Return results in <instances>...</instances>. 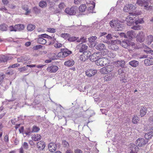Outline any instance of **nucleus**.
I'll return each instance as SVG.
<instances>
[{"instance_id": "nucleus-1", "label": "nucleus", "mask_w": 153, "mask_h": 153, "mask_svg": "<svg viewBox=\"0 0 153 153\" xmlns=\"http://www.w3.org/2000/svg\"><path fill=\"white\" fill-rule=\"evenodd\" d=\"M117 41L122 46L125 48H129L131 47L133 50L139 49L137 45L132 40L126 39L123 40L122 41L120 40H117Z\"/></svg>"}, {"instance_id": "nucleus-2", "label": "nucleus", "mask_w": 153, "mask_h": 153, "mask_svg": "<svg viewBox=\"0 0 153 153\" xmlns=\"http://www.w3.org/2000/svg\"><path fill=\"white\" fill-rule=\"evenodd\" d=\"M136 8V7L135 5L132 4H126L123 8V10L126 12H129L130 14L134 15L135 14L133 13L135 10Z\"/></svg>"}, {"instance_id": "nucleus-3", "label": "nucleus", "mask_w": 153, "mask_h": 153, "mask_svg": "<svg viewBox=\"0 0 153 153\" xmlns=\"http://www.w3.org/2000/svg\"><path fill=\"white\" fill-rule=\"evenodd\" d=\"M126 61L120 59L113 62V65L117 68H126L125 67Z\"/></svg>"}, {"instance_id": "nucleus-4", "label": "nucleus", "mask_w": 153, "mask_h": 153, "mask_svg": "<svg viewBox=\"0 0 153 153\" xmlns=\"http://www.w3.org/2000/svg\"><path fill=\"white\" fill-rule=\"evenodd\" d=\"M107 39L109 40L111 39H113L111 41V44L115 43V42H117V40L116 39L118 37V34H117L116 33H108V35L105 36Z\"/></svg>"}, {"instance_id": "nucleus-5", "label": "nucleus", "mask_w": 153, "mask_h": 153, "mask_svg": "<svg viewBox=\"0 0 153 153\" xmlns=\"http://www.w3.org/2000/svg\"><path fill=\"white\" fill-rule=\"evenodd\" d=\"M109 60L107 58L100 57L97 61V65L101 66H106L108 65Z\"/></svg>"}, {"instance_id": "nucleus-6", "label": "nucleus", "mask_w": 153, "mask_h": 153, "mask_svg": "<svg viewBox=\"0 0 153 153\" xmlns=\"http://www.w3.org/2000/svg\"><path fill=\"white\" fill-rule=\"evenodd\" d=\"M145 39V35L142 32H140L137 34L136 37V40L137 42L142 43L143 42Z\"/></svg>"}, {"instance_id": "nucleus-7", "label": "nucleus", "mask_w": 153, "mask_h": 153, "mask_svg": "<svg viewBox=\"0 0 153 153\" xmlns=\"http://www.w3.org/2000/svg\"><path fill=\"white\" fill-rule=\"evenodd\" d=\"M148 142L147 140H145L143 138H139L137 140L136 143L137 146L142 147L145 145Z\"/></svg>"}, {"instance_id": "nucleus-8", "label": "nucleus", "mask_w": 153, "mask_h": 153, "mask_svg": "<svg viewBox=\"0 0 153 153\" xmlns=\"http://www.w3.org/2000/svg\"><path fill=\"white\" fill-rule=\"evenodd\" d=\"M97 71L96 69L91 68L86 71L85 74L88 77H91L94 76L97 73Z\"/></svg>"}, {"instance_id": "nucleus-9", "label": "nucleus", "mask_w": 153, "mask_h": 153, "mask_svg": "<svg viewBox=\"0 0 153 153\" xmlns=\"http://www.w3.org/2000/svg\"><path fill=\"white\" fill-rule=\"evenodd\" d=\"M76 9L75 7H72L70 8H68L65 9V12L70 15H75L76 13Z\"/></svg>"}, {"instance_id": "nucleus-10", "label": "nucleus", "mask_w": 153, "mask_h": 153, "mask_svg": "<svg viewBox=\"0 0 153 153\" xmlns=\"http://www.w3.org/2000/svg\"><path fill=\"white\" fill-rule=\"evenodd\" d=\"M58 69L59 67L58 66L53 65L48 67L47 69L48 71L51 73H55L56 72Z\"/></svg>"}, {"instance_id": "nucleus-11", "label": "nucleus", "mask_w": 153, "mask_h": 153, "mask_svg": "<svg viewBox=\"0 0 153 153\" xmlns=\"http://www.w3.org/2000/svg\"><path fill=\"white\" fill-rule=\"evenodd\" d=\"M134 15H135V16H136V17H134V19H135L134 23L135 25H137L138 24H142L144 22V21L143 18L139 19V14H135Z\"/></svg>"}, {"instance_id": "nucleus-12", "label": "nucleus", "mask_w": 153, "mask_h": 153, "mask_svg": "<svg viewBox=\"0 0 153 153\" xmlns=\"http://www.w3.org/2000/svg\"><path fill=\"white\" fill-rule=\"evenodd\" d=\"M11 58L7 55H0V63L7 62V61L11 59Z\"/></svg>"}, {"instance_id": "nucleus-13", "label": "nucleus", "mask_w": 153, "mask_h": 153, "mask_svg": "<svg viewBox=\"0 0 153 153\" xmlns=\"http://www.w3.org/2000/svg\"><path fill=\"white\" fill-rule=\"evenodd\" d=\"M37 148L40 150H43L45 146V143L43 141H40L37 143Z\"/></svg>"}, {"instance_id": "nucleus-14", "label": "nucleus", "mask_w": 153, "mask_h": 153, "mask_svg": "<svg viewBox=\"0 0 153 153\" xmlns=\"http://www.w3.org/2000/svg\"><path fill=\"white\" fill-rule=\"evenodd\" d=\"M61 51H62V54H63V58L69 56L72 53L71 51L69 50L67 48L61 49Z\"/></svg>"}, {"instance_id": "nucleus-15", "label": "nucleus", "mask_w": 153, "mask_h": 153, "mask_svg": "<svg viewBox=\"0 0 153 153\" xmlns=\"http://www.w3.org/2000/svg\"><path fill=\"white\" fill-rule=\"evenodd\" d=\"M144 63L146 66L153 65V58H149L145 59L144 60Z\"/></svg>"}, {"instance_id": "nucleus-16", "label": "nucleus", "mask_w": 153, "mask_h": 153, "mask_svg": "<svg viewBox=\"0 0 153 153\" xmlns=\"http://www.w3.org/2000/svg\"><path fill=\"white\" fill-rule=\"evenodd\" d=\"M96 36H92L88 38V41L91 45V47H94L95 46V40L97 39Z\"/></svg>"}, {"instance_id": "nucleus-17", "label": "nucleus", "mask_w": 153, "mask_h": 153, "mask_svg": "<svg viewBox=\"0 0 153 153\" xmlns=\"http://www.w3.org/2000/svg\"><path fill=\"white\" fill-rule=\"evenodd\" d=\"M91 4L93 6H90L88 8L87 11V13H96L95 12H94L93 11L95 6V2L93 1L91 3Z\"/></svg>"}, {"instance_id": "nucleus-18", "label": "nucleus", "mask_w": 153, "mask_h": 153, "mask_svg": "<svg viewBox=\"0 0 153 153\" xmlns=\"http://www.w3.org/2000/svg\"><path fill=\"white\" fill-rule=\"evenodd\" d=\"M135 19L131 17L128 16L126 18V21L128 25L130 26L134 24V20Z\"/></svg>"}, {"instance_id": "nucleus-19", "label": "nucleus", "mask_w": 153, "mask_h": 153, "mask_svg": "<svg viewBox=\"0 0 153 153\" xmlns=\"http://www.w3.org/2000/svg\"><path fill=\"white\" fill-rule=\"evenodd\" d=\"M95 48L99 51H102L106 49V47L105 45L102 43L98 44L97 45L95 46Z\"/></svg>"}, {"instance_id": "nucleus-20", "label": "nucleus", "mask_w": 153, "mask_h": 153, "mask_svg": "<svg viewBox=\"0 0 153 153\" xmlns=\"http://www.w3.org/2000/svg\"><path fill=\"white\" fill-rule=\"evenodd\" d=\"M129 64L131 67L135 68L139 65V62L135 60L131 61L129 62Z\"/></svg>"}, {"instance_id": "nucleus-21", "label": "nucleus", "mask_w": 153, "mask_h": 153, "mask_svg": "<svg viewBox=\"0 0 153 153\" xmlns=\"http://www.w3.org/2000/svg\"><path fill=\"white\" fill-rule=\"evenodd\" d=\"M41 136L40 134H34L32 136L31 138L34 141H38L41 139Z\"/></svg>"}, {"instance_id": "nucleus-22", "label": "nucleus", "mask_w": 153, "mask_h": 153, "mask_svg": "<svg viewBox=\"0 0 153 153\" xmlns=\"http://www.w3.org/2000/svg\"><path fill=\"white\" fill-rule=\"evenodd\" d=\"M74 61L73 59L67 60L64 62V65L67 67L72 66L74 64Z\"/></svg>"}, {"instance_id": "nucleus-23", "label": "nucleus", "mask_w": 153, "mask_h": 153, "mask_svg": "<svg viewBox=\"0 0 153 153\" xmlns=\"http://www.w3.org/2000/svg\"><path fill=\"white\" fill-rule=\"evenodd\" d=\"M123 27L122 24L117 22L114 27L115 30L117 31H122L123 29Z\"/></svg>"}, {"instance_id": "nucleus-24", "label": "nucleus", "mask_w": 153, "mask_h": 153, "mask_svg": "<svg viewBox=\"0 0 153 153\" xmlns=\"http://www.w3.org/2000/svg\"><path fill=\"white\" fill-rule=\"evenodd\" d=\"M8 27V26L6 23H3L0 25V30L3 31H7Z\"/></svg>"}, {"instance_id": "nucleus-25", "label": "nucleus", "mask_w": 153, "mask_h": 153, "mask_svg": "<svg viewBox=\"0 0 153 153\" xmlns=\"http://www.w3.org/2000/svg\"><path fill=\"white\" fill-rule=\"evenodd\" d=\"M146 40L147 44L150 45L153 41V36L152 35L147 36Z\"/></svg>"}, {"instance_id": "nucleus-26", "label": "nucleus", "mask_w": 153, "mask_h": 153, "mask_svg": "<svg viewBox=\"0 0 153 153\" xmlns=\"http://www.w3.org/2000/svg\"><path fill=\"white\" fill-rule=\"evenodd\" d=\"M147 108L146 107H141L140 110V116L141 117H143L146 114Z\"/></svg>"}, {"instance_id": "nucleus-27", "label": "nucleus", "mask_w": 153, "mask_h": 153, "mask_svg": "<svg viewBox=\"0 0 153 153\" xmlns=\"http://www.w3.org/2000/svg\"><path fill=\"white\" fill-rule=\"evenodd\" d=\"M126 39H127L132 41L133 37V32L132 31H128L126 33Z\"/></svg>"}, {"instance_id": "nucleus-28", "label": "nucleus", "mask_w": 153, "mask_h": 153, "mask_svg": "<svg viewBox=\"0 0 153 153\" xmlns=\"http://www.w3.org/2000/svg\"><path fill=\"white\" fill-rule=\"evenodd\" d=\"M34 94H36L37 96H38V94L42 90V88L39 87L33 86Z\"/></svg>"}, {"instance_id": "nucleus-29", "label": "nucleus", "mask_w": 153, "mask_h": 153, "mask_svg": "<svg viewBox=\"0 0 153 153\" xmlns=\"http://www.w3.org/2000/svg\"><path fill=\"white\" fill-rule=\"evenodd\" d=\"M16 28L17 30V31H20L24 29L25 26L22 24L16 25Z\"/></svg>"}, {"instance_id": "nucleus-30", "label": "nucleus", "mask_w": 153, "mask_h": 153, "mask_svg": "<svg viewBox=\"0 0 153 153\" xmlns=\"http://www.w3.org/2000/svg\"><path fill=\"white\" fill-rule=\"evenodd\" d=\"M88 46L82 44L79 50V52L80 53H85L88 48Z\"/></svg>"}, {"instance_id": "nucleus-31", "label": "nucleus", "mask_w": 153, "mask_h": 153, "mask_svg": "<svg viewBox=\"0 0 153 153\" xmlns=\"http://www.w3.org/2000/svg\"><path fill=\"white\" fill-rule=\"evenodd\" d=\"M153 136V131H151L146 134L145 135V137L147 140L151 139Z\"/></svg>"}, {"instance_id": "nucleus-32", "label": "nucleus", "mask_w": 153, "mask_h": 153, "mask_svg": "<svg viewBox=\"0 0 153 153\" xmlns=\"http://www.w3.org/2000/svg\"><path fill=\"white\" fill-rule=\"evenodd\" d=\"M35 27L36 26L34 25L29 24L27 25V28L28 31H31L33 30Z\"/></svg>"}, {"instance_id": "nucleus-33", "label": "nucleus", "mask_w": 153, "mask_h": 153, "mask_svg": "<svg viewBox=\"0 0 153 153\" xmlns=\"http://www.w3.org/2000/svg\"><path fill=\"white\" fill-rule=\"evenodd\" d=\"M86 9V6L85 4L81 5L79 7V13L83 12L85 11Z\"/></svg>"}, {"instance_id": "nucleus-34", "label": "nucleus", "mask_w": 153, "mask_h": 153, "mask_svg": "<svg viewBox=\"0 0 153 153\" xmlns=\"http://www.w3.org/2000/svg\"><path fill=\"white\" fill-rule=\"evenodd\" d=\"M120 81L121 83H125L127 82V78L126 76L125 75L120 76Z\"/></svg>"}, {"instance_id": "nucleus-35", "label": "nucleus", "mask_w": 153, "mask_h": 153, "mask_svg": "<svg viewBox=\"0 0 153 153\" xmlns=\"http://www.w3.org/2000/svg\"><path fill=\"white\" fill-rule=\"evenodd\" d=\"M91 54V52L89 51H86L85 53H83V55L85 57L86 60L88 59L89 60Z\"/></svg>"}, {"instance_id": "nucleus-36", "label": "nucleus", "mask_w": 153, "mask_h": 153, "mask_svg": "<svg viewBox=\"0 0 153 153\" xmlns=\"http://www.w3.org/2000/svg\"><path fill=\"white\" fill-rule=\"evenodd\" d=\"M112 74L111 73L109 74L106 75L104 77L105 81H106L110 80L112 77Z\"/></svg>"}, {"instance_id": "nucleus-37", "label": "nucleus", "mask_w": 153, "mask_h": 153, "mask_svg": "<svg viewBox=\"0 0 153 153\" xmlns=\"http://www.w3.org/2000/svg\"><path fill=\"white\" fill-rule=\"evenodd\" d=\"M38 43L41 44H45L46 43V40L44 38H39L37 39Z\"/></svg>"}, {"instance_id": "nucleus-38", "label": "nucleus", "mask_w": 153, "mask_h": 153, "mask_svg": "<svg viewBox=\"0 0 153 153\" xmlns=\"http://www.w3.org/2000/svg\"><path fill=\"white\" fill-rule=\"evenodd\" d=\"M32 10L36 14L39 13L41 12V10L39 7L37 6H35L32 8Z\"/></svg>"}, {"instance_id": "nucleus-39", "label": "nucleus", "mask_w": 153, "mask_h": 153, "mask_svg": "<svg viewBox=\"0 0 153 153\" xmlns=\"http://www.w3.org/2000/svg\"><path fill=\"white\" fill-rule=\"evenodd\" d=\"M125 68H120L118 70L117 72L118 74L120 75V76L125 75L124 74V70Z\"/></svg>"}, {"instance_id": "nucleus-40", "label": "nucleus", "mask_w": 153, "mask_h": 153, "mask_svg": "<svg viewBox=\"0 0 153 153\" xmlns=\"http://www.w3.org/2000/svg\"><path fill=\"white\" fill-rule=\"evenodd\" d=\"M117 23V22L115 20L113 19L110 21V22H109V24L111 27H115Z\"/></svg>"}, {"instance_id": "nucleus-41", "label": "nucleus", "mask_w": 153, "mask_h": 153, "mask_svg": "<svg viewBox=\"0 0 153 153\" xmlns=\"http://www.w3.org/2000/svg\"><path fill=\"white\" fill-rule=\"evenodd\" d=\"M78 37H77L75 36H70L68 39V40L70 42H73L77 40Z\"/></svg>"}, {"instance_id": "nucleus-42", "label": "nucleus", "mask_w": 153, "mask_h": 153, "mask_svg": "<svg viewBox=\"0 0 153 153\" xmlns=\"http://www.w3.org/2000/svg\"><path fill=\"white\" fill-rule=\"evenodd\" d=\"M148 4H149L144 5V9L146 10L150 11L152 10L153 9V6L151 5L149 6Z\"/></svg>"}, {"instance_id": "nucleus-43", "label": "nucleus", "mask_w": 153, "mask_h": 153, "mask_svg": "<svg viewBox=\"0 0 153 153\" xmlns=\"http://www.w3.org/2000/svg\"><path fill=\"white\" fill-rule=\"evenodd\" d=\"M139 120V118L138 116H137L134 115L132 118V122L133 123L136 124L138 123V121Z\"/></svg>"}, {"instance_id": "nucleus-44", "label": "nucleus", "mask_w": 153, "mask_h": 153, "mask_svg": "<svg viewBox=\"0 0 153 153\" xmlns=\"http://www.w3.org/2000/svg\"><path fill=\"white\" fill-rule=\"evenodd\" d=\"M71 36L70 34L68 33H62L61 34V36L65 39H67Z\"/></svg>"}, {"instance_id": "nucleus-45", "label": "nucleus", "mask_w": 153, "mask_h": 153, "mask_svg": "<svg viewBox=\"0 0 153 153\" xmlns=\"http://www.w3.org/2000/svg\"><path fill=\"white\" fill-rule=\"evenodd\" d=\"M111 49L113 50H114L115 51H117L119 49L118 47L116 45H114V43L112 44V45L110 46Z\"/></svg>"}, {"instance_id": "nucleus-46", "label": "nucleus", "mask_w": 153, "mask_h": 153, "mask_svg": "<svg viewBox=\"0 0 153 153\" xmlns=\"http://www.w3.org/2000/svg\"><path fill=\"white\" fill-rule=\"evenodd\" d=\"M47 5V4L46 1H40L39 4V6L42 8L44 7L45 6H46Z\"/></svg>"}, {"instance_id": "nucleus-47", "label": "nucleus", "mask_w": 153, "mask_h": 153, "mask_svg": "<svg viewBox=\"0 0 153 153\" xmlns=\"http://www.w3.org/2000/svg\"><path fill=\"white\" fill-rule=\"evenodd\" d=\"M40 129V128L39 127L36 126H34L33 127L32 130L31 131V132H38Z\"/></svg>"}, {"instance_id": "nucleus-48", "label": "nucleus", "mask_w": 153, "mask_h": 153, "mask_svg": "<svg viewBox=\"0 0 153 153\" xmlns=\"http://www.w3.org/2000/svg\"><path fill=\"white\" fill-rule=\"evenodd\" d=\"M9 30L10 32L17 31V30H16V25L14 26H13V25H11L10 26V27H9Z\"/></svg>"}, {"instance_id": "nucleus-49", "label": "nucleus", "mask_w": 153, "mask_h": 153, "mask_svg": "<svg viewBox=\"0 0 153 153\" xmlns=\"http://www.w3.org/2000/svg\"><path fill=\"white\" fill-rule=\"evenodd\" d=\"M107 70V74H108L113 70L114 67L112 65H108L106 66Z\"/></svg>"}, {"instance_id": "nucleus-50", "label": "nucleus", "mask_w": 153, "mask_h": 153, "mask_svg": "<svg viewBox=\"0 0 153 153\" xmlns=\"http://www.w3.org/2000/svg\"><path fill=\"white\" fill-rule=\"evenodd\" d=\"M26 57L25 56H22L17 59V61L18 62H20L26 60Z\"/></svg>"}, {"instance_id": "nucleus-51", "label": "nucleus", "mask_w": 153, "mask_h": 153, "mask_svg": "<svg viewBox=\"0 0 153 153\" xmlns=\"http://www.w3.org/2000/svg\"><path fill=\"white\" fill-rule=\"evenodd\" d=\"M107 69L106 66L103 67L101 69L100 72L102 74H107Z\"/></svg>"}, {"instance_id": "nucleus-52", "label": "nucleus", "mask_w": 153, "mask_h": 153, "mask_svg": "<svg viewBox=\"0 0 153 153\" xmlns=\"http://www.w3.org/2000/svg\"><path fill=\"white\" fill-rule=\"evenodd\" d=\"M141 28V26L140 25H134L131 27V28L134 30H139Z\"/></svg>"}, {"instance_id": "nucleus-53", "label": "nucleus", "mask_w": 153, "mask_h": 153, "mask_svg": "<svg viewBox=\"0 0 153 153\" xmlns=\"http://www.w3.org/2000/svg\"><path fill=\"white\" fill-rule=\"evenodd\" d=\"M42 46L41 45H37L34 46L32 49L33 50H36L42 48Z\"/></svg>"}, {"instance_id": "nucleus-54", "label": "nucleus", "mask_w": 153, "mask_h": 153, "mask_svg": "<svg viewBox=\"0 0 153 153\" xmlns=\"http://www.w3.org/2000/svg\"><path fill=\"white\" fill-rule=\"evenodd\" d=\"M97 55H98V54L97 53H94L92 54H91V56H90V58L89 59V60L90 61L92 62L93 59L94 58V57H97Z\"/></svg>"}, {"instance_id": "nucleus-55", "label": "nucleus", "mask_w": 153, "mask_h": 153, "mask_svg": "<svg viewBox=\"0 0 153 153\" xmlns=\"http://www.w3.org/2000/svg\"><path fill=\"white\" fill-rule=\"evenodd\" d=\"M86 39H87L85 37H82L77 40V42H81L82 43L85 42L87 41Z\"/></svg>"}, {"instance_id": "nucleus-56", "label": "nucleus", "mask_w": 153, "mask_h": 153, "mask_svg": "<svg viewBox=\"0 0 153 153\" xmlns=\"http://www.w3.org/2000/svg\"><path fill=\"white\" fill-rule=\"evenodd\" d=\"M50 59L52 60H54L57 59L58 58L56 54L53 53L51 55Z\"/></svg>"}, {"instance_id": "nucleus-57", "label": "nucleus", "mask_w": 153, "mask_h": 153, "mask_svg": "<svg viewBox=\"0 0 153 153\" xmlns=\"http://www.w3.org/2000/svg\"><path fill=\"white\" fill-rule=\"evenodd\" d=\"M98 96H95L94 97V101L96 103H98L100 102L102 99V98L100 97H97Z\"/></svg>"}, {"instance_id": "nucleus-58", "label": "nucleus", "mask_w": 153, "mask_h": 153, "mask_svg": "<svg viewBox=\"0 0 153 153\" xmlns=\"http://www.w3.org/2000/svg\"><path fill=\"white\" fill-rule=\"evenodd\" d=\"M27 65L26 66H24L23 67L19 68L18 70L20 72H22L25 71L27 69Z\"/></svg>"}, {"instance_id": "nucleus-59", "label": "nucleus", "mask_w": 153, "mask_h": 153, "mask_svg": "<svg viewBox=\"0 0 153 153\" xmlns=\"http://www.w3.org/2000/svg\"><path fill=\"white\" fill-rule=\"evenodd\" d=\"M47 31L49 32L54 33L56 32V29L53 28L49 27L47 28Z\"/></svg>"}, {"instance_id": "nucleus-60", "label": "nucleus", "mask_w": 153, "mask_h": 153, "mask_svg": "<svg viewBox=\"0 0 153 153\" xmlns=\"http://www.w3.org/2000/svg\"><path fill=\"white\" fill-rule=\"evenodd\" d=\"M100 56H99V55H97V57H94V58L93 59L92 62H95L96 65H97V64H98V62H97V61L98 60H99V59L100 58Z\"/></svg>"}, {"instance_id": "nucleus-61", "label": "nucleus", "mask_w": 153, "mask_h": 153, "mask_svg": "<svg viewBox=\"0 0 153 153\" xmlns=\"http://www.w3.org/2000/svg\"><path fill=\"white\" fill-rule=\"evenodd\" d=\"M137 146H137V145L136 146L135 145H134L132 149L133 150V151L134 150L136 153L138 152L139 150V148Z\"/></svg>"}, {"instance_id": "nucleus-62", "label": "nucleus", "mask_w": 153, "mask_h": 153, "mask_svg": "<svg viewBox=\"0 0 153 153\" xmlns=\"http://www.w3.org/2000/svg\"><path fill=\"white\" fill-rule=\"evenodd\" d=\"M19 66V63H16L11 65H10L8 67V68H15Z\"/></svg>"}, {"instance_id": "nucleus-63", "label": "nucleus", "mask_w": 153, "mask_h": 153, "mask_svg": "<svg viewBox=\"0 0 153 153\" xmlns=\"http://www.w3.org/2000/svg\"><path fill=\"white\" fill-rule=\"evenodd\" d=\"M14 73V71L13 70H7L5 72V74H7L9 75H12Z\"/></svg>"}, {"instance_id": "nucleus-64", "label": "nucleus", "mask_w": 153, "mask_h": 153, "mask_svg": "<svg viewBox=\"0 0 153 153\" xmlns=\"http://www.w3.org/2000/svg\"><path fill=\"white\" fill-rule=\"evenodd\" d=\"M79 59L82 61H85L86 60L85 57L83 55V53L80 56Z\"/></svg>"}]
</instances>
